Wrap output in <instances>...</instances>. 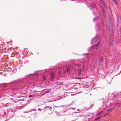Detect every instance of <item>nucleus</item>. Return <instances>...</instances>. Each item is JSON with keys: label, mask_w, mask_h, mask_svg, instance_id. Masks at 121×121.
Segmentation results:
<instances>
[{"label": "nucleus", "mask_w": 121, "mask_h": 121, "mask_svg": "<svg viewBox=\"0 0 121 121\" xmlns=\"http://www.w3.org/2000/svg\"><path fill=\"white\" fill-rule=\"evenodd\" d=\"M97 47V44H96L94 46V48H96Z\"/></svg>", "instance_id": "nucleus-9"}, {"label": "nucleus", "mask_w": 121, "mask_h": 121, "mask_svg": "<svg viewBox=\"0 0 121 121\" xmlns=\"http://www.w3.org/2000/svg\"><path fill=\"white\" fill-rule=\"evenodd\" d=\"M43 81H44L45 79V76H43Z\"/></svg>", "instance_id": "nucleus-11"}, {"label": "nucleus", "mask_w": 121, "mask_h": 121, "mask_svg": "<svg viewBox=\"0 0 121 121\" xmlns=\"http://www.w3.org/2000/svg\"><path fill=\"white\" fill-rule=\"evenodd\" d=\"M101 117V116H100L99 117H97L96 118L95 120H98V119H100Z\"/></svg>", "instance_id": "nucleus-8"}, {"label": "nucleus", "mask_w": 121, "mask_h": 121, "mask_svg": "<svg viewBox=\"0 0 121 121\" xmlns=\"http://www.w3.org/2000/svg\"><path fill=\"white\" fill-rule=\"evenodd\" d=\"M67 71V72H69L70 71V68L69 66L67 67L66 68Z\"/></svg>", "instance_id": "nucleus-4"}, {"label": "nucleus", "mask_w": 121, "mask_h": 121, "mask_svg": "<svg viewBox=\"0 0 121 121\" xmlns=\"http://www.w3.org/2000/svg\"><path fill=\"white\" fill-rule=\"evenodd\" d=\"M99 42H98L97 43V44H97V45H98L99 44Z\"/></svg>", "instance_id": "nucleus-17"}, {"label": "nucleus", "mask_w": 121, "mask_h": 121, "mask_svg": "<svg viewBox=\"0 0 121 121\" xmlns=\"http://www.w3.org/2000/svg\"><path fill=\"white\" fill-rule=\"evenodd\" d=\"M5 83H2V84H0V85H3V84H5Z\"/></svg>", "instance_id": "nucleus-16"}, {"label": "nucleus", "mask_w": 121, "mask_h": 121, "mask_svg": "<svg viewBox=\"0 0 121 121\" xmlns=\"http://www.w3.org/2000/svg\"><path fill=\"white\" fill-rule=\"evenodd\" d=\"M82 71H82V70L81 69H79L78 71V75L79 76H80L81 75V72Z\"/></svg>", "instance_id": "nucleus-3"}, {"label": "nucleus", "mask_w": 121, "mask_h": 121, "mask_svg": "<svg viewBox=\"0 0 121 121\" xmlns=\"http://www.w3.org/2000/svg\"><path fill=\"white\" fill-rule=\"evenodd\" d=\"M46 108H48V109H47L48 110V111H49V112H48V113L49 114H50L52 113V111L51 110V109H52V108L51 107H47Z\"/></svg>", "instance_id": "nucleus-2"}, {"label": "nucleus", "mask_w": 121, "mask_h": 121, "mask_svg": "<svg viewBox=\"0 0 121 121\" xmlns=\"http://www.w3.org/2000/svg\"><path fill=\"white\" fill-rule=\"evenodd\" d=\"M91 4H94V3H92Z\"/></svg>", "instance_id": "nucleus-18"}, {"label": "nucleus", "mask_w": 121, "mask_h": 121, "mask_svg": "<svg viewBox=\"0 0 121 121\" xmlns=\"http://www.w3.org/2000/svg\"><path fill=\"white\" fill-rule=\"evenodd\" d=\"M112 109L111 108H110V109H109L108 110V111H111L112 110Z\"/></svg>", "instance_id": "nucleus-13"}, {"label": "nucleus", "mask_w": 121, "mask_h": 121, "mask_svg": "<svg viewBox=\"0 0 121 121\" xmlns=\"http://www.w3.org/2000/svg\"><path fill=\"white\" fill-rule=\"evenodd\" d=\"M50 76L51 77L50 78V80L52 81L54 78V72H52L50 74Z\"/></svg>", "instance_id": "nucleus-1"}, {"label": "nucleus", "mask_w": 121, "mask_h": 121, "mask_svg": "<svg viewBox=\"0 0 121 121\" xmlns=\"http://www.w3.org/2000/svg\"><path fill=\"white\" fill-rule=\"evenodd\" d=\"M48 91H47L43 94L42 95V96L43 95L45 94L46 93H48Z\"/></svg>", "instance_id": "nucleus-12"}, {"label": "nucleus", "mask_w": 121, "mask_h": 121, "mask_svg": "<svg viewBox=\"0 0 121 121\" xmlns=\"http://www.w3.org/2000/svg\"><path fill=\"white\" fill-rule=\"evenodd\" d=\"M6 86H4V87H6Z\"/></svg>", "instance_id": "nucleus-19"}, {"label": "nucleus", "mask_w": 121, "mask_h": 121, "mask_svg": "<svg viewBox=\"0 0 121 121\" xmlns=\"http://www.w3.org/2000/svg\"><path fill=\"white\" fill-rule=\"evenodd\" d=\"M103 60V58L102 57H101L99 59V62L101 63L102 62V61Z\"/></svg>", "instance_id": "nucleus-6"}, {"label": "nucleus", "mask_w": 121, "mask_h": 121, "mask_svg": "<svg viewBox=\"0 0 121 121\" xmlns=\"http://www.w3.org/2000/svg\"><path fill=\"white\" fill-rule=\"evenodd\" d=\"M78 78V79H82V78Z\"/></svg>", "instance_id": "nucleus-15"}, {"label": "nucleus", "mask_w": 121, "mask_h": 121, "mask_svg": "<svg viewBox=\"0 0 121 121\" xmlns=\"http://www.w3.org/2000/svg\"><path fill=\"white\" fill-rule=\"evenodd\" d=\"M84 68H85V66H84V65H83L82 67V69H81L82 70V71H83L84 69Z\"/></svg>", "instance_id": "nucleus-5"}, {"label": "nucleus", "mask_w": 121, "mask_h": 121, "mask_svg": "<svg viewBox=\"0 0 121 121\" xmlns=\"http://www.w3.org/2000/svg\"><path fill=\"white\" fill-rule=\"evenodd\" d=\"M102 112V111H101L99 112L97 114V116H98L99 115H100L101 113Z\"/></svg>", "instance_id": "nucleus-7"}, {"label": "nucleus", "mask_w": 121, "mask_h": 121, "mask_svg": "<svg viewBox=\"0 0 121 121\" xmlns=\"http://www.w3.org/2000/svg\"><path fill=\"white\" fill-rule=\"evenodd\" d=\"M113 2L116 4L117 3V0H112Z\"/></svg>", "instance_id": "nucleus-10"}, {"label": "nucleus", "mask_w": 121, "mask_h": 121, "mask_svg": "<svg viewBox=\"0 0 121 121\" xmlns=\"http://www.w3.org/2000/svg\"><path fill=\"white\" fill-rule=\"evenodd\" d=\"M102 0H100V1H102Z\"/></svg>", "instance_id": "nucleus-20"}, {"label": "nucleus", "mask_w": 121, "mask_h": 121, "mask_svg": "<svg viewBox=\"0 0 121 121\" xmlns=\"http://www.w3.org/2000/svg\"><path fill=\"white\" fill-rule=\"evenodd\" d=\"M32 96V95H29V98H30V97H31Z\"/></svg>", "instance_id": "nucleus-14"}]
</instances>
